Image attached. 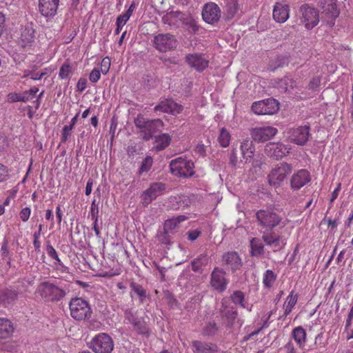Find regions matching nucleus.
Returning <instances> with one entry per match:
<instances>
[{
  "label": "nucleus",
  "instance_id": "41",
  "mask_svg": "<svg viewBox=\"0 0 353 353\" xmlns=\"http://www.w3.org/2000/svg\"><path fill=\"white\" fill-rule=\"evenodd\" d=\"M287 59L285 57H278L268 66V70L274 72L277 68H282L287 64Z\"/></svg>",
  "mask_w": 353,
  "mask_h": 353
},
{
  "label": "nucleus",
  "instance_id": "56",
  "mask_svg": "<svg viewBox=\"0 0 353 353\" xmlns=\"http://www.w3.org/2000/svg\"><path fill=\"white\" fill-rule=\"evenodd\" d=\"M162 22L169 26H177L175 23L174 19L172 18V12L170 13V15H164L162 17Z\"/></svg>",
  "mask_w": 353,
  "mask_h": 353
},
{
  "label": "nucleus",
  "instance_id": "48",
  "mask_svg": "<svg viewBox=\"0 0 353 353\" xmlns=\"http://www.w3.org/2000/svg\"><path fill=\"white\" fill-rule=\"evenodd\" d=\"M298 296L296 294L293 295V291L290 292L288 296L286 299L285 305L291 307H294V306L297 303Z\"/></svg>",
  "mask_w": 353,
  "mask_h": 353
},
{
  "label": "nucleus",
  "instance_id": "61",
  "mask_svg": "<svg viewBox=\"0 0 353 353\" xmlns=\"http://www.w3.org/2000/svg\"><path fill=\"white\" fill-rule=\"evenodd\" d=\"M92 185H93V180L92 179H89L86 183L85 187V194L87 196L90 195L92 190Z\"/></svg>",
  "mask_w": 353,
  "mask_h": 353
},
{
  "label": "nucleus",
  "instance_id": "1",
  "mask_svg": "<svg viewBox=\"0 0 353 353\" xmlns=\"http://www.w3.org/2000/svg\"><path fill=\"white\" fill-rule=\"evenodd\" d=\"M256 225L262 234V240L265 245L277 252L283 249L285 245L282 236L274 231L283 221V217L273 208L261 209L255 212Z\"/></svg>",
  "mask_w": 353,
  "mask_h": 353
},
{
  "label": "nucleus",
  "instance_id": "3",
  "mask_svg": "<svg viewBox=\"0 0 353 353\" xmlns=\"http://www.w3.org/2000/svg\"><path fill=\"white\" fill-rule=\"evenodd\" d=\"M36 292L46 301H59L66 295L65 289L59 287L49 281L41 283Z\"/></svg>",
  "mask_w": 353,
  "mask_h": 353
},
{
  "label": "nucleus",
  "instance_id": "53",
  "mask_svg": "<svg viewBox=\"0 0 353 353\" xmlns=\"http://www.w3.org/2000/svg\"><path fill=\"white\" fill-rule=\"evenodd\" d=\"M101 77L100 71L98 69H94L91 71L89 79L92 83H97Z\"/></svg>",
  "mask_w": 353,
  "mask_h": 353
},
{
  "label": "nucleus",
  "instance_id": "10",
  "mask_svg": "<svg viewBox=\"0 0 353 353\" xmlns=\"http://www.w3.org/2000/svg\"><path fill=\"white\" fill-rule=\"evenodd\" d=\"M299 12L301 14V21L307 29H312L319 23V12L314 7L307 4L302 5L299 8Z\"/></svg>",
  "mask_w": 353,
  "mask_h": 353
},
{
  "label": "nucleus",
  "instance_id": "9",
  "mask_svg": "<svg viewBox=\"0 0 353 353\" xmlns=\"http://www.w3.org/2000/svg\"><path fill=\"white\" fill-rule=\"evenodd\" d=\"M251 108L258 115L273 114L279 110V103L273 98H269L254 102Z\"/></svg>",
  "mask_w": 353,
  "mask_h": 353
},
{
  "label": "nucleus",
  "instance_id": "36",
  "mask_svg": "<svg viewBox=\"0 0 353 353\" xmlns=\"http://www.w3.org/2000/svg\"><path fill=\"white\" fill-rule=\"evenodd\" d=\"M251 254L253 256H259L264 252V245L259 238H252L250 240Z\"/></svg>",
  "mask_w": 353,
  "mask_h": 353
},
{
  "label": "nucleus",
  "instance_id": "43",
  "mask_svg": "<svg viewBox=\"0 0 353 353\" xmlns=\"http://www.w3.org/2000/svg\"><path fill=\"white\" fill-rule=\"evenodd\" d=\"M71 72V66L69 63H65L59 70V76L61 79H66L69 78Z\"/></svg>",
  "mask_w": 353,
  "mask_h": 353
},
{
  "label": "nucleus",
  "instance_id": "25",
  "mask_svg": "<svg viewBox=\"0 0 353 353\" xmlns=\"http://www.w3.org/2000/svg\"><path fill=\"white\" fill-rule=\"evenodd\" d=\"M34 41V29L30 26H27L21 28V34L19 39V44L26 48L30 46Z\"/></svg>",
  "mask_w": 353,
  "mask_h": 353
},
{
  "label": "nucleus",
  "instance_id": "6",
  "mask_svg": "<svg viewBox=\"0 0 353 353\" xmlns=\"http://www.w3.org/2000/svg\"><path fill=\"white\" fill-rule=\"evenodd\" d=\"M292 171V167L288 163H281L273 168L268 176L270 185L279 187Z\"/></svg>",
  "mask_w": 353,
  "mask_h": 353
},
{
  "label": "nucleus",
  "instance_id": "31",
  "mask_svg": "<svg viewBox=\"0 0 353 353\" xmlns=\"http://www.w3.org/2000/svg\"><path fill=\"white\" fill-rule=\"evenodd\" d=\"M186 219L187 216L184 215H180L168 219L165 221L163 230H165L166 232L173 233L175 229L178 227L179 224Z\"/></svg>",
  "mask_w": 353,
  "mask_h": 353
},
{
  "label": "nucleus",
  "instance_id": "15",
  "mask_svg": "<svg viewBox=\"0 0 353 353\" xmlns=\"http://www.w3.org/2000/svg\"><path fill=\"white\" fill-rule=\"evenodd\" d=\"M277 132V129L272 126L256 127L250 130V135L253 140L260 143L273 138Z\"/></svg>",
  "mask_w": 353,
  "mask_h": 353
},
{
  "label": "nucleus",
  "instance_id": "7",
  "mask_svg": "<svg viewBox=\"0 0 353 353\" xmlns=\"http://www.w3.org/2000/svg\"><path fill=\"white\" fill-rule=\"evenodd\" d=\"M90 347L95 353H111L114 349V341L108 334L99 333L92 339Z\"/></svg>",
  "mask_w": 353,
  "mask_h": 353
},
{
  "label": "nucleus",
  "instance_id": "60",
  "mask_svg": "<svg viewBox=\"0 0 353 353\" xmlns=\"http://www.w3.org/2000/svg\"><path fill=\"white\" fill-rule=\"evenodd\" d=\"M284 350L285 351V353H296V350L293 343L291 341H289L285 346Z\"/></svg>",
  "mask_w": 353,
  "mask_h": 353
},
{
  "label": "nucleus",
  "instance_id": "33",
  "mask_svg": "<svg viewBox=\"0 0 353 353\" xmlns=\"http://www.w3.org/2000/svg\"><path fill=\"white\" fill-rule=\"evenodd\" d=\"M292 337L300 348L303 349L305 347L306 332L301 326L296 327L293 329Z\"/></svg>",
  "mask_w": 353,
  "mask_h": 353
},
{
  "label": "nucleus",
  "instance_id": "4",
  "mask_svg": "<svg viewBox=\"0 0 353 353\" xmlns=\"http://www.w3.org/2000/svg\"><path fill=\"white\" fill-rule=\"evenodd\" d=\"M70 316L76 321H83L92 316V310L89 303L79 297L71 299L69 303Z\"/></svg>",
  "mask_w": 353,
  "mask_h": 353
},
{
  "label": "nucleus",
  "instance_id": "20",
  "mask_svg": "<svg viewBox=\"0 0 353 353\" xmlns=\"http://www.w3.org/2000/svg\"><path fill=\"white\" fill-rule=\"evenodd\" d=\"M172 18L174 19L175 23L179 26L178 22H181L188 28L190 29L193 32H196L199 30V26L196 21L188 14L176 11L172 12Z\"/></svg>",
  "mask_w": 353,
  "mask_h": 353
},
{
  "label": "nucleus",
  "instance_id": "5",
  "mask_svg": "<svg viewBox=\"0 0 353 353\" xmlns=\"http://www.w3.org/2000/svg\"><path fill=\"white\" fill-rule=\"evenodd\" d=\"M170 168L172 174L176 176L188 178L194 174V163L186 157H179L172 160Z\"/></svg>",
  "mask_w": 353,
  "mask_h": 353
},
{
  "label": "nucleus",
  "instance_id": "22",
  "mask_svg": "<svg viewBox=\"0 0 353 353\" xmlns=\"http://www.w3.org/2000/svg\"><path fill=\"white\" fill-rule=\"evenodd\" d=\"M59 5V0H39L40 13L46 17L56 15Z\"/></svg>",
  "mask_w": 353,
  "mask_h": 353
},
{
  "label": "nucleus",
  "instance_id": "28",
  "mask_svg": "<svg viewBox=\"0 0 353 353\" xmlns=\"http://www.w3.org/2000/svg\"><path fill=\"white\" fill-rule=\"evenodd\" d=\"M192 346L194 352L196 353H217L218 347L213 343L203 342L201 341H193Z\"/></svg>",
  "mask_w": 353,
  "mask_h": 353
},
{
  "label": "nucleus",
  "instance_id": "40",
  "mask_svg": "<svg viewBox=\"0 0 353 353\" xmlns=\"http://www.w3.org/2000/svg\"><path fill=\"white\" fill-rule=\"evenodd\" d=\"M232 301L236 304L239 305L241 307H246V305L244 303L245 295L244 293L240 290L234 291L230 296Z\"/></svg>",
  "mask_w": 353,
  "mask_h": 353
},
{
  "label": "nucleus",
  "instance_id": "18",
  "mask_svg": "<svg viewBox=\"0 0 353 353\" xmlns=\"http://www.w3.org/2000/svg\"><path fill=\"white\" fill-rule=\"evenodd\" d=\"M265 152L268 156L279 159L289 152V148L282 143L271 142L266 144Z\"/></svg>",
  "mask_w": 353,
  "mask_h": 353
},
{
  "label": "nucleus",
  "instance_id": "26",
  "mask_svg": "<svg viewBox=\"0 0 353 353\" xmlns=\"http://www.w3.org/2000/svg\"><path fill=\"white\" fill-rule=\"evenodd\" d=\"M272 85L281 92H292V90L296 87L295 81L289 77L274 79Z\"/></svg>",
  "mask_w": 353,
  "mask_h": 353
},
{
  "label": "nucleus",
  "instance_id": "47",
  "mask_svg": "<svg viewBox=\"0 0 353 353\" xmlns=\"http://www.w3.org/2000/svg\"><path fill=\"white\" fill-rule=\"evenodd\" d=\"M9 179V170L8 167L0 163V182H3Z\"/></svg>",
  "mask_w": 353,
  "mask_h": 353
},
{
  "label": "nucleus",
  "instance_id": "2",
  "mask_svg": "<svg viewBox=\"0 0 353 353\" xmlns=\"http://www.w3.org/2000/svg\"><path fill=\"white\" fill-rule=\"evenodd\" d=\"M135 126L140 130L145 141L150 140L154 133L160 130L163 126V121L159 119H147L142 114H138L134 121Z\"/></svg>",
  "mask_w": 353,
  "mask_h": 353
},
{
  "label": "nucleus",
  "instance_id": "39",
  "mask_svg": "<svg viewBox=\"0 0 353 353\" xmlns=\"http://www.w3.org/2000/svg\"><path fill=\"white\" fill-rule=\"evenodd\" d=\"M218 141L223 148H226L229 145L230 141V134L225 128H223L220 130Z\"/></svg>",
  "mask_w": 353,
  "mask_h": 353
},
{
  "label": "nucleus",
  "instance_id": "14",
  "mask_svg": "<svg viewBox=\"0 0 353 353\" xmlns=\"http://www.w3.org/2000/svg\"><path fill=\"white\" fill-rule=\"evenodd\" d=\"M225 272L219 268H214L210 275V285L213 289L219 292H224L228 284L225 278Z\"/></svg>",
  "mask_w": 353,
  "mask_h": 353
},
{
  "label": "nucleus",
  "instance_id": "45",
  "mask_svg": "<svg viewBox=\"0 0 353 353\" xmlns=\"http://www.w3.org/2000/svg\"><path fill=\"white\" fill-rule=\"evenodd\" d=\"M153 161L151 157H146L142 161L141 165L139 168V172H146L150 170L152 167Z\"/></svg>",
  "mask_w": 353,
  "mask_h": 353
},
{
  "label": "nucleus",
  "instance_id": "44",
  "mask_svg": "<svg viewBox=\"0 0 353 353\" xmlns=\"http://www.w3.org/2000/svg\"><path fill=\"white\" fill-rule=\"evenodd\" d=\"M224 316L229 321L232 322L237 316V311L234 307H225L223 311Z\"/></svg>",
  "mask_w": 353,
  "mask_h": 353
},
{
  "label": "nucleus",
  "instance_id": "42",
  "mask_svg": "<svg viewBox=\"0 0 353 353\" xmlns=\"http://www.w3.org/2000/svg\"><path fill=\"white\" fill-rule=\"evenodd\" d=\"M217 331V327L214 322H209L203 329L202 334L203 336H214Z\"/></svg>",
  "mask_w": 353,
  "mask_h": 353
},
{
  "label": "nucleus",
  "instance_id": "52",
  "mask_svg": "<svg viewBox=\"0 0 353 353\" xmlns=\"http://www.w3.org/2000/svg\"><path fill=\"white\" fill-rule=\"evenodd\" d=\"M46 250L48 255L52 259H53L54 258H57V256H58L57 252L56 251L54 248L50 243H47V245L46 246Z\"/></svg>",
  "mask_w": 353,
  "mask_h": 353
},
{
  "label": "nucleus",
  "instance_id": "8",
  "mask_svg": "<svg viewBox=\"0 0 353 353\" xmlns=\"http://www.w3.org/2000/svg\"><path fill=\"white\" fill-rule=\"evenodd\" d=\"M153 43L154 48L161 52L172 50L178 46L176 38L170 33L158 34L154 37Z\"/></svg>",
  "mask_w": 353,
  "mask_h": 353
},
{
  "label": "nucleus",
  "instance_id": "58",
  "mask_svg": "<svg viewBox=\"0 0 353 353\" xmlns=\"http://www.w3.org/2000/svg\"><path fill=\"white\" fill-rule=\"evenodd\" d=\"M8 97L10 102L21 101V93H10Z\"/></svg>",
  "mask_w": 353,
  "mask_h": 353
},
{
  "label": "nucleus",
  "instance_id": "30",
  "mask_svg": "<svg viewBox=\"0 0 353 353\" xmlns=\"http://www.w3.org/2000/svg\"><path fill=\"white\" fill-rule=\"evenodd\" d=\"M125 319L132 324L135 330L139 333L143 332L144 323L138 319L130 310H127L125 312Z\"/></svg>",
  "mask_w": 353,
  "mask_h": 353
},
{
  "label": "nucleus",
  "instance_id": "23",
  "mask_svg": "<svg viewBox=\"0 0 353 353\" xmlns=\"http://www.w3.org/2000/svg\"><path fill=\"white\" fill-rule=\"evenodd\" d=\"M19 292L11 287L0 290V306L7 307L18 299Z\"/></svg>",
  "mask_w": 353,
  "mask_h": 353
},
{
  "label": "nucleus",
  "instance_id": "46",
  "mask_svg": "<svg viewBox=\"0 0 353 353\" xmlns=\"http://www.w3.org/2000/svg\"><path fill=\"white\" fill-rule=\"evenodd\" d=\"M170 233V232H166L165 230H163V232L157 235L158 241L163 244H169L171 241V238L169 234Z\"/></svg>",
  "mask_w": 353,
  "mask_h": 353
},
{
  "label": "nucleus",
  "instance_id": "35",
  "mask_svg": "<svg viewBox=\"0 0 353 353\" xmlns=\"http://www.w3.org/2000/svg\"><path fill=\"white\" fill-rule=\"evenodd\" d=\"M171 138L168 134H161L155 137L154 148L157 151H161L167 148L170 143Z\"/></svg>",
  "mask_w": 353,
  "mask_h": 353
},
{
  "label": "nucleus",
  "instance_id": "63",
  "mask_svg": "<svg viewBox=\"0 0 353 353\" xmlns=\"http://www.w3.org/2000/svg\"><path fill=\"white\" fill-rule=\"evenodd\" d=\"M33 239H34V240H33V245H34L35 252H40V251H41V243L40 241V239L39 238H35V237H33Z\"/></svg>",
  "mask_w": 353,
  "mask_h": 353
},
{
  "label": "nucleus",
  "instance_id": "57",
  "mask_svg": "<svg viewBox=\"0 0 353 353\" xmlns=\"http://www.w3.org/2000/svg\"><path fill=\"white\" fill-rule=\"evenodd\" d=\"M87 86V79L85 78H80L77 82V88L79 91L83 92Z\"/></svg>",
  "mask_w": 353,
  "mask_h": 353
},
{
  "label": "nucleus",
  "instance_id": "11",
  "mask_svg": "<svg viewBox=\"0 0 353 353\" xmlns=\"http://www.w3.org/2000/svg\"><path fill=\"white\" fill-rule=\"evenodd\" d=\"M289 139L292 143L298 145H305L311 136L310 127L305 125L292 128L289 131Z\"/></svg>",
  "mask_w": 353,
  "mask_h": 353
},
{
  "label": "nucleus",
  "instance_id": "55",
  "mask_svg": "<svg viewBox=\"0 0 353 353\" xmlns=\"http://www.w3.org/2000/svg\"><path fill=\"white\" fill-rule=\"evenodd\" d=\"M200 234L201 231L198 230H189L187 232L188 239L191 241H195Z\"/></svg>",
  "mask_w": 353,
  "mask_h": 353
},
{
  "label": "nucleus",
  "instance_id": "13",
  "mask_svg": "<svg viewBox=\"0 0 353 353\" xmlns=\"http://www.w3.org/2000/svg\"><path fill=\"white\" fill-rule=\"evenodd\" d=\"M165 185L161 182L152 183L141 195L142 203L148 206L153 200L163 194Z\"/></svg>",
  "mask_w": 353,
  "mask_h": 353
},
{
  "label": "nucleus",
  "instance_id": "29",
  "mask_svg": "<svg viewBox=\"0 0 353 353\" xmlns=\"http://www.w3.org/2000/svg\"><path fill=\"white\" fill-rule=\"evenodd\" d=\"M241 154L245 162L251 160L253 157L254 152L255 150L253 143L251 140H244L241 144Z\"/></svg>",
  "mask_w": 353,
  "mask_h": 353
},
{
  "label": "nucleus",
  "instance_id": "24",
  "mask_svg": "<svg viewBox=\"0 0 353 353\" xmlns=\"http://www.w3.org/2000/svg\"><path fill=\"white\" fill-rule=\"evenodd\" d=\"M223 264L228 266L232 271L235 272L242 266V261L236 252H228L222 256Z\"/></svg>",
  "mask_w": 353,
  "mask_h": 353
},
{
  "label": "nucleus",
  "instance_id": "12",
  "mask_svg": "<svg viewBox=\"0 0 353 353\" xmlns=\"http://www.w3.org/2000/svg\"><path fill=\"white\" fill-rule=\"evenodd\" d=\"M320 6L322 8L323 17H325L326 23L330 26H334L335 19L339 14L337 6L334 0H321Z\"/></svg>",
  "mask_w": 353,
  "mask_h": 353
},
{
  "label": "nucleus",
  "instance_id": "54",
  "mask_svg": "<svg viewBox=\"0 0 353 353\" xmlns=\"http://www.w3.org/2000/svg\"><path fill=\"white\" fill-rule=\"evenodd\" d=\"M130 18V16L127 13L119 15L117 19V23H119V26H123Z\"/></svg>",
  "mask_w": 353,
  "mask_h": 353
},
{
  "label": "nucleus",
  "instance_id": "16",
  "mask_svg": "<svg viewBox=\"0 0 353 353\" xmlns=\"http://www.w3.org/2000/svg\"><path fill=\"white\" fill-rule=\"evenodd\" d=\"M221 10L215 3H206L202 10L203 19L210 24L217 22L221 18Z\"/></svg>",
  "mask_w": 353,
  "mask_h": 353
},
{
  "label": "nucleus",
  "instance_id": "21",
  "mask_svg": "<svg viewBox=\"0 0 353 353\" xmlns=\"http://www.w3.org/2000/svg\"><path fill=\"white\" fill-rule=\"evenodd\" d=\"M183 110V106L176 103L173 100L165 99L161 101L158 105H157L154 111L155 112H165L170 114H179Z\"/></svg>",
  "mask_w": 353,
  "mask_h": 353
},
{
  "label": "nucleus",
  "instance_id": "34",
  "mask_svg": "<svg viewBox=\"0 0 353 353\" xmlns=\"http://www.w3.org/2000/svg\"><path fill=\"white\" fill-rule=\"evenodd\" d=\"M208 260L209 258L207 254L199 255L191 262L192 270L194 272H201L202 268L208 265Z\"/></svg>",
  "mask_w": 353,
  "mask_h": 353
},
{
  "label": "nucleus",
  "instance_id": "32",
  "mask_svg": "<svg viewBox=\"0 0 353 353\" xmlns=\"http://www.w3.org/2000/svg\"><path fill=\"white\" fill-rule=\"evenodd\" d=\"M13 332L11 321L6 318H0V339L8 338Z\"/></svg>",
  "mask_w": 353,
  "mask_h": 353
},
{
  "label": "nucleus",
  "instance_id": "62",
  "mask_svg": "<svg viewBox=\"0 0 353 353\" xmlns=\"http://www.w3.org/2000/svg\"><path fill=\"white\" fill-rule=\"evenodd\" d=\"M237 154L235 151H232L230 154V163L232 165V166H235L236 165V163H237Z\"/></svg>",
  "mask_w": 353,
  "mask_h": 353
},
{
  "label": "nucleus",
  "instance_id": "38",
  "mask_svg": "<svg viewBox=\"0 0 353 353\" xmlns=\"http://www.w3.org/2000/svg\"><path fill=\"white\" fill-rule=\"evenodd\" d=\"M276 274L270 270H268L263 275V283L265 288H270L276 280Z\"/></svg>",
  "mask_w": 353,
  "mask_h": 353
},
{
  "label": "nucleus",
  "instance_id": "49",
  "mask_svg": "<svg viewBox=\"0 0 353 353\" xmlns=\"http://www.w3.org/2000/svg\"><path fill=\"white\" fill-rule=\"evenodd\" d=\"M227 7L228 12L227 17L228 19L232 18L237 11L236 3L233 1L232 2L228 4Z\"/></svg>",
  "mask_w": 353,
  "mask_h": 353
},
{
  "label": "nucleus",
  "instance_id": "59",
  "mask_svg": "<svg viewBox=\"0 0 353 353\" xmlns=\"http://www.w3.org/2000/svg\"><path fill=\"white\" fill-rule=\"evenodd\" d=\"M54 269L61 273H68L69 272V268L65 266L63 263H59V265H56V266H54Z\"/></svg>",
  "mask_w": 353,
  "mask_h": 353
},
{
  "label": "nucleus",
  "instance_id": "50",
  "mask_svg": "<svg viewBox=\"0 0 353 353\" xmlns=\"http://www.w3.org/2000/svg\"><path fill=\"white\" fill-rule=\"evenodd\" d=\"M30 214L31 210L30 208H23L19 212L20 219L22 220V221L26 222L29 219Z\"/></svg>",
  "mask_w": 353,
  "mask_h": 353
},
{
  "label": "nucleus",
  "instance_id": "19",
  "mask_svg": "<svg viewBox=\"0 0 353 353\" xmlns=\"http://www.w3.org/2000/svg\"><path fill=\"white\" fill-rule=\"evenodd\" d=\"M310 180L311 176L307 170H299L292 176L290 180L291 188L293 190H298L309 183Z\"/></svg>",
  "mask_w": 353,
  "mask_h": 353
},
{
  "label": "nucleus",
  "instance_id": "64",
  "mask_svg": "<svg viewBox=\"0 0 353 353\" xmlns=\"http://www.w3.org/2000/svg\"><path fill=\"white\" fill-rule=\"evenodd\" d=\"M91 217L93 221L99 219V207L98 208H90Z\"/></svg>",
  "mask_w": 353,
  "mask_h": 353
},
{
  "label": "nucleus",
  "instance_id": "17",
  "mask_svg": "<svg viewBox=\"0 0 353 353\" xmlns=\"http://www.w3.org/2000/svg\"><path fill=\"white\" fill-rule=\"evenodd\" d=\"M185 62L198 72L204 70L208 66L209 61L202 54H188L185 57Z\"/></svg>",
  "mask_w": 353,
  "mask_h": 353
},
{
  "label": "nucleus",
  "instance_id": "51",
  "mask_svg": "<svg viewBox=\"0 0 353 353\" xmlns=\"http://www.w3.org/2000/svg\"><path fill=\"white\" fill-rule=\"evenodd\" d=\"M110 59L108 57L103 59L101 64V72L104 74H107L110 67Z\"/></svg>",
  "mask_w": 353,
  "mask_h": 353
},
{
  "label": "nucleus",
  "instance_id": "37",
  "mask_svg": "<svg viewBox=\"0 0 353 353\" xmlns=\"http://www.w3.org/2000/svg\"><path fill=\"white\" fill-rule=\"evenodd\" d=\"M130 287L131 289V297L133 298L132 292H134L139 296L140 302L143 303L147 297V293L142 285L139 283L132 282Z\"/></svg>",
  "mask_w": 353,
  "mask_h": 353
},
{
  "label": "nucleus",
  "instance_id": "27",
  "mask_svg": "<svg viewBox=\"0 0 353 353\" xmlns=\"http://www.w3.org/2000/svg\"><path fill=\"white\" fill-rule=\"evenodd\" d=\"M289 6L283 3H276L273 9V18L279 23H284L289 18Z\"/></svg>",
  "mask_w": 353,
  "mask_h": 353
}]
</instances>
